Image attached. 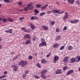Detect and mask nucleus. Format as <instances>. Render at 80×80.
I'll list each match as a JSON object with an SVG mask.
<instances>
[{
  "label": "nucleus",
  "instance_id": "obj_64",
  "mask_svg": "<svg viewBox=\"0 0 80 80\" xmlns=\"http://www.w3.org/2000/svg\"><path fill=\"white\" fill-rule=\"evenodd\" d=\"M22 10H23V9H22V10H21V11H22Z\"/></svg>",
  "mask_w": 80,
  "mask_h": 80
},
{
  "label": "nucleus",
  "instance_id": "obj_38",
  "mask_svg": "<svg viewBox=\"0 0 80 80\" xmlns=\"http://www.w3.org/2000/svg\"><path fill=\"white\" fill-rule=\"evenodd\" d=\"M76 3L77 4H78V5H80V1H76Z\"/></svg>",
  "mask_w": 80,
  "mask_h": 80
},
{
  "label": "nucleus",
  "instance_id": "obj_16",
  "mask_svg": "<svg viewBox=\"0 0 80 80\" xmlns=\"http://www.w3.org/2000/svg\"><path fill=\"white\" fill-rule=\"evenodd\" d=\"M47 70L46 69L42 71L41 72V74L42 75H43V74H45L47 72Z\"/></svg>",
  "mask_w": 80,
  "mask_h": 80
},
{
  "label": "nucleus",
  "instance_id": "obj_18",
  "mask_svg": "<svg viewBox=\"0 0 80 80\" xmlns=\"http://www.w3.org/2000/svg\"><path fill=\"white\" fill-rule=\"evenodd\" d=\"M30 25V27L32 29V30H34V29H35V27L34 26V25H33L32 23H31Z\"/></svg>",
  "mask_w": 80,
  "mask_h": 80
},
{
  "label": "nucleus",
  "instance_id": "obj_13",
  "mask_svg": "<svg viewBox=\"0 0 80 80\" xmlns=\"http://www.w3.org/2000/svg\"><path fill=\"white\" fill-rule=\"evenodd\" d=\"M46 44H45V43L41 42L39 44V47H43V46H45V45H46Z\"/></svg>",
  "mask_w": 80,
  "mask_h": 80
},
{
  "label": "nucleus",
  "instance_id": "obj_17",
  "mask_svg": "<svg viewBox=\"0 0 80 80\" xmlns=\"http://www.w3.org/2000/svg\"><path fill=\"white\" fill-rule=\"evenodd\" d=\"M71 60L72 62H76V61H77V60L76 59V58H72L71 59Z\"/></svg>",
  "mask_w": 80,
  "mask_h": 80
},
{
  "label": "nucleus",
  "instance_id": "obj_21",
  "mask_svg": "<svg viewBox=\"0 0 80 80\" xmlns=\"http://www.w3.org/2000/svg\"><path fill=\"white\" fill-rule=\"evenodd\" d=\"M41 62L42 63H46V62H47V61L45 60V59H43L42 60Z\"/></svg>",
  "mask_w": 80,
  "mask_h": 80
},
{
  "label": "nucleus",
  "instance_id": "obj_19",
  "mask_svg": "<svg viewBox=\"0 0 80 80\" xmlns=\"http://www.w3.org/2000/svg\"><path fill=\"white\" fill-rule=\"evenodd\" d=\"M41 42L43 43H45V44H47L46 42H45V40L43 38H42L41 40Z\"/></svg>",
  "mask_w": 80,
  "mask_h": 80
},
{
  "label": "nucleus",
  "instance_id": "obj_35",
  "mask_svg": "<svg viewBox=\"0 0 80 80\" xmlns=\"http://www.w3.org/2000/svg\"><path fill=\"white\" fill-rule=\"evenodd\" d=\"M61 38V37L60 36H58L56 38V39L57 40H60V39Z\"/></svg>",
  "mask_w": 80,
  "mask_h": 80
},
{
  "label": "nucleus",
  "instance_id": "obj_32",
  "mask_svg": "<svg viewBox=\"0 0 80 80\" xmlns=\"http://www.w3.org/2000/svg\"><path fill=\"white\" fill-rule=\"evenodd\" d=\"M64 48H65V46H62L60 48V50H63V49H64Z\"/></svg>",
  "mask_w": 80,
  "mask_h": 80
},
{
  "label": "nucleus",
  "instance_id": "obj_39",
  "mask_svg": "<svg viewBox=\"0 0 80 80\" xmlns=\"http://www.w3.org/2000/svg\"><path fill=\"white\" fill-rule=\"evenodd\" d=\"M59 31H60V29L59 28H58L56 29V32H59Z\"/></svg>",
  "mask_w": 80,
  "mask_h": 80
},
{
  "label": "nucleus",
  "instance_id": "obj_36",
  "mask_svg": "<svg viewBox=\"0 0 80 80\" xmlns=\"http://www.w3.org/2000/svg\"><path fill=\"white\" fill-rule=\"evenodd\" d=\"M26 76H27V75H26V74H24L22 75V77L23 78H25V77H26Z\"/></svg>",
  "mask_w": 80,
  "mask_h": 80
},
{
  "label": "nucleus",
  "instance_id": "obj_12",
  "mask_svg": "<svg viewBox=\"0 0 80 80\" xmlns=\"http://www.w3.org/2000/svg\"><path fill=\"white\" fill-rule=\"evenodd\" d=\"M76 58V62H78L79 61H80V56H77Z\"/></svg>",
  "mask_w": 80,
  "mask_h": 80
},
{
  "label": "nucleus",
  "instance_id": "obj_59",
  "mask_svg": "<svg viewBox=\"0 0 80 80\" xmlns=\"http://www.w3.org/2000/svg\"><path fill=\"white\" fill-rule=\"evenodd\" d=\"M1 41H2V38H0V42H1Z\"/></svg>",
  "mask_w": 80,
  "mask_h": 80
},
{
  "label": "nucleus",
  "instance_id": "obj_34",
  "mask_svg": "<svg viewBox=\"0 0 80 80\" xmlns=\"http://www.w3.org/2000/svg\"><path fill=\"white\" fill-rule=\"evenodd\" d=\"M34 12L36 13H39V11L36 9H35Z\"/></svg>",
  "mask_w": 80,
  "mask_h": 80
},
{
  "label": "nucleus",
  "instance_id": "obj_49",
  "mask_svg": "<svg viewBox=\"0 0 80 80\" xmlns=\"http://www.w3.org/2000/svg\"><path fill=\"white\" fill-rule=\"evenodd\" d=\"M17 58H18V57L17 56H16L13 59L14 61H15V60H17Z\"/></svg>",
  "mask_w": 80,
  "mask_h": 80
},
{
  "label": "nucleus",
  "instance_id": "obj_29",
  "mask_svg": "<svg viewBox=\"0 0 80 80\" xmlns=\"http://www.w3.org/2000/svg\"><path fill=\"white\" fill-rule=\"evenodd\" d=\"M8 20L9 22H12L13 21V20H12L11 18H8Z\"/></svg>",
  "mask_w": 80,
  "mask_h": 80
},
{
  "label": "nucleus",
  "instance_id": "obj_26",
  "mask_svg": "<svg viewBox=\"0 0 80 80\" xmlns=\"http://www.w3.org/2000/svg\"><path fill=\"white\" fill-rule=\"evenodd\" d=\"M45 14V12H43L41 13L39 15L40 16H43V15H44Z\"/></svg>",
  "mask_w": 80,
  "mask_h": 80
},
{
  "label": "nucleus",
  "instance_id": "obj_11",
  "mask_svg": "<svg viewBox=\"0 0 80 80\" xmlns=\"http://www.w3.org/2000/svg\"><path fill=\"white\" fill-rule=\"evenodd\" d=\"M77 22H78V20H76L71 21V23H77Z\"/></svg>",
  "mask_w": 80,
  "mask_h": 80
},
{
  "label": "nucleus",
  "instance_id": "obj_58",
  "mask_svg": "<svg viewBox=\"0 0 80 80\" xmlns=\"http://www.w3.org/2000/svg\"><path fill=\"white\" fill-rule=\"evenodd\" d=\"M68 13V12H65V14H67V13Z\"/></svg>",
  "mask_w": 80,
  "mask_h": 80
},
{
  "label": "nucleus",
  "instance_id": "obj_3",
  "mask_svg": "<svg viewBox=\"0 0 80 80\" xmlns=\"http://www.w3.org/2000/svg\"><path fill=\"white\" fill-rule=\"evenodd\" d=\"M27 64V61H21L19 62L18 65H19V66L21 65V67H24Z\"/></svg>",
  "mask_w": 80,
  "mask_h": 80
},
{
  "label": "nucleus",
  "instance_id": "obj_24",
  "mask_svg": "<svg viewBox=\"0 0 80 80\" xmlns=\"http://www.w3.org/2000/svg\"><path fill=\"white\" fill-rule=\"evenodd\" d=\"M30 43V40H28L25 43L27 45L29 44Z\"/></svg>",
  "mask_w": 80,
  "mask_h": 80
},
{
  "label": "nucleus",
  "instance_id": "obj_31",
  "mask_svg": "<svg viewBox=\"0 0 80 80\" xmlns=\"http://www.w3.org/2000/svg\"><path fill=\"white\" fill-rule=\"evenodd\" d=\"M41 77L42 78H47V77H45V75L43 74L41 75Z\"/></svg>",
  "mask_w": 80,
  "mask_h": 80
},
{
  "label": "nucleus",
  "instance_id": "obj_46",
  "mask_svg": "<svg viewBox=\"0 0 80 80\" xmlns=\"http://www.w3.org/2000/svg\"><path fill=\"white\" fill-rule=\"evenodd\" d=\"M24 19V18L23 17H21L19 18V20H23Z\"/></svg>",
  "mask_w": 80,
  "mask_h": 80
},
{
  "label": "nucleus",
  "instance_id": "obj_33",
  "mask_svg": "<svg viewBox=\"0 0 80 80\" xmlns=\"http://www.w3.org/2000/svg\"><path fill=\"white\" fill-rule=\"evenodd\" d=\"M6 76L5 75H3L0 76V79H2V78H4Z\"/></svg>",
  "mask_w": 80,
  "mask_h": 80
},
{
  "label": "nucleus",
  "instance_id": "obj_52",
  "mask_svg": "<svg viewBox=\"0 0 80 80\" xmlns=\"http://www.w3.org/2000/svg\"><path fill=\"white\" fill-rule=\"evenodd\" d=\"M50 54H48L47 55L46 57H47V58H48V57H50Z\"/></svg>",
  "mask_w": 80,
  "mask_h": 80
},
{
  "label": "nucleus",
  "instance_id": "obj_47",
  "mask_svg": "<svg viewBox=\"0 0 80 80\" xmlns=\"http://www.w3.org/2000/svg\"><path fill=\"white\" fill-rule=\"evenodd\" d=\"M67 28L66 26L64 27L63 28V30H67Z\"/></svg>",
  "mask_w": 80,
  "mask_h": 80
},
{
  "label": "nucleus",
  "instance_id": "obj_62",
  "mask_svg": "<svg viewBox=\"0 0 80 80\" xmlns=\"http://www.w3.org/2000/svg\"><path fill=\"white\" fill-rule=\"evenodd\" d=\"M2 80H7L6 79H2Z\"/></svg>",
  "mask_w": 80,
  "mask_h": 80
},
{
  "label": "nucleus",
  "instance_id": "obj_30",
  "mask_svg": "<svg viewBox=\"0 0 80 80\" xmlns=\"http://www.w3.org/2000/svg\"><path fill=\"white\" fill-rule=\"evenodd\" d=\"M53 47L54 48H56L58 47V44H54Z\"/></svg>",
  "mask_w": 80,
  "mask_h": 80
},
{
  "label": "nucleus",
  "instance_id": "obj_14",
  "mask_svg": "<svg viewBox=\"0 0 80 80\" xmlns=\"http://www.w3.org/2000/svg\"><path fill=\"white\" fill-rule=\"evenodd\" d=\"M30 38V35L28 34H26L24 36V38Z\"/></svg>",
  "mask_w": 80,
  "mask_h": 80
},
{
  "label": "nucleus",
  "instance_id": "obj_45",
  "mask_svg": "<svg viewBox=\"0 0 80 80\" xmlns=\"http://www.w3.org/2000/svg\"><path fill=\"white\" fill-rule=\"evenodd\" d=\"M67 67H65L63 68V70L64 71H65L67 69Z\"/></svg>",
  "mask_w": 80,
  "mask_h": 80
},
{
  "label": "nucleus",
  "instance_id": "obj_1",
  "mask_svg": "<svg viewBox=\"0 0 80 80\" xmlns=\"http://www.w3.org/2000/svg\"><path fill=\"white\" fill-rule=\"evenodd\" d=\"M32 3H33V2H31L30 3L28 4L27 5V7L24 8V10L25 11H27V10H28L29 9H33V8H34V7L33 5H31Z\"/></svg>",
  "mask_w": 80,
  "mask_h": 80
},
{
  "label": "nucleus",
  "instance_id": "obj_20",
  "mask_svg": "<svg viewBox=\"0 0 80 80\" xmlns=\"http://www.w3.org/2000/svg\"><path fill=\"white\" fill-rule=\"evenodd\" d=\"M68 2L70 3H74V0H68Z\"/></svg>",
  "mask_w": 80,
  "mask_h": 80
},
{
  "label": "nucleus",
  "instance_id": "obj_60",
  "mask_svg": "<svg viewBox=\"0 0 80 80\" xmlns=\"http://www.w3.org/2000/svg\"><path fill=\"white\" fill-rule=\"evenodd\" d=\"M79 71H80V67L79 68Z\"/></svg>",
  "mask_w": 80,
  "mask_h": 80
},
{
  "label": "nucleus",
  "instance_id": "obj_7",
  "mask_svg": "<svg viewBox=\"0 0 80 80\" xmlns=\"http://www.w3.org/2000/svg\"><path fill=\"white\" fill-rule=\"evenodd\" d=\"M2 20L3 22L4 23H5V22H7L8 21L7 19H6L2 18L1 19H0V21H1Z\"/></svg>",
  "mask_w": 80,
  "mask_h": 80
},
{
  "label": "nucleus",
  "instance_id": "obj_8",
  "mask_svg": "<svg viewBox=\"0 0 80 80\" xmlns=\"http://www.w3.org/2000/svg\"><path fill=\"white\" fill-rule=\"evenodd\" d=\"M62 72V70L61 69H58L56 71V73H57V74H60V73H61Z\"/></svg>",
  "mask_w": 80,
  "mask_h": 80
},
{
  "label": "nucleus",
  "instance_id": "obj_40",
  "mask_svg": "<svg viewBox=\"0 0 80 80\" xmlns=\"http://www.w3.org/2000/svg\"><path fill=\"white\" fill-rule=\"evenodd\" d=\"M4 1L6 3H9L10 1L9 0H4Z\"/></svg>",
  "mask_w": 80,
  "mask_h": 80
},
{
  "label": "nucleus",
  "instance_id": "obj_63",
  "mask_svg": "<svg viewBox=\"0 0 80 80\" xmlns=\"http://www.w3.org/2000/svg\"><path fill=\"white\" fill-rule=\"evenodd\" d=\"M37 13H35V14H34V15H37Z\"/></svg>",
  "mask_w": 80,
  "mask_h": 80
},
{
  "label": "nucleus",
  "instance_id": "obj_54",
  "mask_svg": "<svg viewBox=\"0 0 80 80\" xmlns=\"http://www.w3.org/2000/svg\"><path fill=\"white\" fill-rule=\"evenodd\" d=\"M22 2H18V4L20 5H22Z\"/></svg>",
  "mask_w": 80,
  "mask_h": 80
},
{
  "label": "nucleus",
  "instance_id": "obj_42",
  "mask_svg": "<svg viewBox=\"0 0 80 80\" xmlns=\"http://www.w3.org/2000/svg\"><path fill=\"white\" fill-rule=\"evenodd\" d=\"M37 66L38 68H40V67H41L40 64H37Z\"/></svg>",
  "mask_w": 80,
  "mask_h": 80
},
{
  "label": "nucleus",
  "instance_id": "obj_28",
  "mask_svg": "<svg viewBox=\"0 0 80 80\" xmlns=\"http://www.w3.org/2000/svg\"><path fill=\"white\" fill-rule=\"evenodd\" d=\"M36 7L37 8H40L42 7V5L41 4H36Z\"/></svg>",
  "mask_w": 80,
  "mask_h": 80
},
{
  "label": "nucleus",
  "instance_id": "obj_57",
  "mask_svg": "<svg viewBox=\"0 0 80 80\" xmlns=\"http://www.w3.org/2000/svg\"><path fill=\"white\" fill-rule=\"evenodd\" d=\"M2 48V46H1V45H0V49H1Z\"/></svg>",
  "mask_w": 80,
  "mask_h": 80
},
{
  "label": "nucleus",
  "instance_id": "obj_43",
  "mask_svg": "<svg viewBox=\"0 0 80 80\" xmlns=\"http://www.w3.org/2000/svg\"><path fill=\"white\" fill-rule=\"evenodd\" d=\"M21 29L22 30H24V31L25 32V30L26 29L25 28L23 27L21 28Z\"/></svg>",
  "mask_w": 80,
  "mask_h": 80
},
{
  "label": "nucleus",
  "instance_id": "obj_51",
  "mask_svg": "<svg viewBox=\"0 0 80 80\" xmlns=\"http://www.w3.org/2000/svg\"><path fill=\"white\" fill-rule=\"evenodd\" d=\"M35 78H39V76H35Z\"/></svg>",
  "mask_w": 80,
  "mask_h": 80
},
{
  "label": "nucleus",
  "instance_id": "obj_22",
  "mask_svg": "<svg viewBox=\"0 0 80 80\" xmlns=\"http://www.w3.org/2000/svg\"><path fill=\"white\" fill-rule=\"evenodd\" d=\"M68 14L65 15L63 18V19H67V18L68 17Z\"/></svg>",
  "mask_w": 80,
  "mask_h": 80
},
{
  "label": "nucleus",
  "instance_id": "obj_48",
  "mask_svg": "<svg viewBox=\"0 0 80 80\" xmlns=\"http://www.w3.org/2000/svg\"><path fill=\"white\" fill-rule=\"evenodd\" d=\"M34 20H38V18L36 17H34Z\"/></svg>",
  "mask_w": 80,
  "mask_h": 80
},
{
  "label": "nucleus",
  "instance_id": "obj_27",
  "mask_svg": "<svg viewBox=\"0 0 80 80\" xmlns=\"http://www.w3.org/2000/svg\"><path fill=\"white\" fill-rule=\"evenodd\" d=\"M24 32H27V33H29V32H30V31L29 29L27 30L26 29Z\"/></svg>",
  "mask_w": 80,
  "mask_h": 80
},
{
  "label": "nucleus",
  "instance_id": "obj_55",
  "mask_svg": "<svg viewBox=\"0 0 80 80\" xmlns=\"http://www.w3.org/2000/svg\"><path fill=\"white\" fill-rule=\"evenodd\" d=\"M4 74H7V71H5L4 72Z\"/></svg>",
  "mask_w": 80,
  "mask_h": 80
},
{
  "label": "nucleus",
  "instance_id": "obj_23",
  "mask_svg": "<svg viewBox=\"0 0 80 80\" xmlns=\"http://www.w3.org/2000/svg\"><path fill=\"white\" fill-rule=\"evenodd\" d=\"M42 27L45 30H48V27L46 26H42Z\"/></svg>",
  "mask_w": 80,
  "mask_h": 80
},
{
  "label": "nucleus",
  "instance_id": "obj_4",
  "mask_svg": "<svg viewBox=\"0 0 80 80\" xmlns=\"http://www.w3.org/2000/svg\"><path fill=\"white\" fill-rule=\"evenodd\" d=\"M59 59V57L57 56H55L54 57V61H53V63H56V62H57V61Z\"/></svg>",
  "mask_w": 80,
  "mask_h": 80
},
{
  "label": "nucleus",
  "instance_id": "obj_15",
  "mask_svg": "<svg viewBox=\"0 0 80 80\" xmlns=\"http://www.w3.org/2000/svg\"><path fill=\"white\" fill-rule=\"evenodd\" d=\"M48 4H47L44 5L43 7H41V9H45V8H46V7H48Z\"/></svg>",
  "mask_w": 80,
  "mask_h": 80
},
{
  "label": "nucleus",
  "instance_id": "obj_9",
  "mask_svg": "<svg viewBox=\"0 0 80 80\" xmlns=\"http://www.w3.org/2000/svg\"><path fill=\"white\" fill-rule=\"evenodd\" d=\"M73 72V70H70L68 71L66 73L67 75H70V74H71Z\"/></svg>",
  "mask_w": 80,
  "mask_h": 80
},
{
  "label": "nucleus",
  "instance_id": "obj_5",
  "mask_svg": "<svg viewBox=\"0 0 80 80\" xmlns=\"http://www.w3.org/2000/svg\"><path fill=\"white\" fill-rule=\"evenodd\" d=\"M12 67H13V68H14V69H13V71H15V72H17L18 69H17V66L15 65V64H13L12 66Z\"/></svg>",
  "mask_w": 80,
  "mask_h": 80
},
{
  "label": "nucleus",
  "instance_id": "obj_44",
  "mask_svg": "<svg viewBox=\"0 0 80 80\" xmlns=\"http://www.w3.org/2000/svg\"><path fill=\"white\" fill-rule=\"evenodd\" d=\"M54 24L55 22H54L53 21L51 22V25H53Z\"/></svg>",
  "mask_w": 80,
  "mask_h": 80
},
{
  "label": "nucleus",
  "instance_id": "obj_56",
  "mask_svg": "<svg viewBox=\"0 0 80 80\" xmlns=\"http://www.w3.org/2000/svg\"><path fill=\"white\" fill-rule=\"evenodd\" d=\"M56 3H57V4H58V5H59V3L58 2H57Z\"/></svg>",
  "mask_w": 80,
  "mask_h": 80
},
{
  "label": "nucleus",
  "instance_id": "obj_25",
  "mask_svg": "<svg viewBox=\"0 0 80 80\" xmlns=\"http://www.w3.org/2000/svg\"><path fill=\"white\" fill-rule=\"evenodd\" d=\"M73 48V47H72V46H69L68 47V49L69 50H71Z\"/></svg>",
  "mask_w": 80,
  "mask_h": 80
},
{
  "label": "nucleus",
  "instance_id": "obj_50",
  "mask_svg": "<svg viewBox=\"0 0 80 80\" xmlns=\"http://www.w3.org/2000/svg\"><path fill=\"white\" fill-rule=\"evenodd\" d=\"M31 20H34V17H32L31 18Z\"/></svg>",
  "mask_w": 80,
  "mask_h": 80
},
{
  "label": "nucleus",
  "instance_id": "obj_53",
  "mask_svg": "<svg viewBox=\"0 0 80 80\" xmlns=\"http://www.w3.org/2000/svg\"><path fill=\"white\" fill-rule=\"evenodd\" d=\"M28 72V71H26L25 72V73H26V74H27Z\"/></svg>",
  "mask_w": 80,
  "mask_h": 80
},
{
  "label": "nucleus",
  "instance_id": "obj_41",
  "mask_svg": "<svg viewBox=\"0 0 80 80\" xmlns=\"http://www.w3.org/2000/svg\"><path fill=\"white\" fill-rule=\"evenodd\" d=\"M32 58V56H29L28 57L29 60H31Z\"/></svg>",
  "mask_w": 80,
  "mask_h": 80
},
{
  "label": "nucleus",
  "instance_id": "obj_61",
  "mask_svg": "<svg viewBox=\"0 0 80 80\" xmlns=\"http://www.w3.org/2000/svg\"><path fill=\"white\" fill-rule=\"evenodd\" d=\"M2 7V5L0 4V7Z\"/></svg>",
  "mask_w": 80,
  "mask_h": 80
},
{
  "label": "nucleus",
  "instance_id": "obj_37",
  "mask_svg": "<svg viewBox=\"0 0 80 80\" xmlns=\"http://www.w3.org/2000/svg\"><path fill=\"white\" fill-rule=\"evenodd\" d=\"M36 39H37V38L36 37H34L32 38V40L33 41H35Z\"/></svg>",
  "mask_w": 80,
  "mask_h": 80
},
{
  "label": "nucleus",
  "instance_id": "obj_10",
  "mask_svg": "<svg viewBox=\"0 0 80 80\" xmlns=\"http://www.w3.org/2000/svg\"><path fill=\"white\" fill-rule=\"evenodd\" d=\"M6 33H12V29H10L8 30L5 31Z\"/></svg>",
  "mask_w": 80,
  "mask_h": 80
},
{
  "label": "nucleus",
  "instance_id": "obj_2",
  "mask_svg": "<svg viewBox=\"0 0 80 80\" xmlns=\"http://www.w3.org/2000/svg\"><path fill=\"white\" fill-rule=\"evenodd\" d=\"M51 12L54 13H58V14H61V13H64V12H63L62 11H60L59 10H57L54 9L52 11L48 12V13H51Z\"/></svg>",
  "mask_w": 80,
  "mask_h": 80
},
{
  "label": "nucleus",
  "instance_id": "obj_6",
  "mask_svg": "<svg viewBox=\"0 0 80 80\" xmlns=\"http://www.w3.org/2000/svg\"><path fill=\"white\" fill-rule=\"evenodd\" d=\"M68 56H67L64 58L63 61L64 62L66 63V62H68Z\"/></svg>",
  "mask_w": 80,
  "mask_h": 80
}]
</instances>
